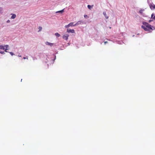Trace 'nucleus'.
<instances>
[{
  "instance_id": "f257e3e1",
  "label": "nucleus",
  "mask_w": 155,
  "mask_h": 155,
  "mask_svg": "<svg viewBox=\"0 0 155 155\" xmlns=\"http://www.w3.org/2000/svg\"><path fill=\"white\" fill-rule=\"evenodd\" d=\"M143 25L141 26V28L144 30L147 31L151 32L153 30L155 29V28L146 22L142 23Z\"/></svg>"
},
{
  "instance_id": "f03ea898",
  "label": "nucleus",
  "mask_w": 155,
  "mask_h": 155,
  "mask_svg": "<svg viewBox=\"0 0 155 155\" xmlns=\"http://www.w3.org/2000/svg\"><path fill=\"white\" fill-rule=\"evenodd\" d=\"M68 37L69 35L68 34H65L63 36V38L64 39L67 40L68 39Z\"/></svg>"
},
{
  "instance_id": "7ed1b4c3",
  "label": "nucleus",
  "mask_w": 155,
  "mask_h": 155,
  "mask_svg": "<svg viewBox=\"0 0 155 155\" xmlns=\"http://www.w3.org/2000/svg\"><path fill=\"white\" fill-rule=\"evenodd\" d=\"M67 32L68 33H74V29H67Z\"/></svg>"
},
{
  "instance_id": "20e7f679",
  "label": "nucleus",
  "mask_w": 155,
  "mask_h": 155,
  "mask_svg": "<svg viewBox=\"0 0 155 155\" xmlns=\"http://www.w3.org/2000/svg\"><path fill=\"white\" fill-rule=\"evenodd\" d=\"M150 8L151 9H155V5L154 4L150 5Z\"/></svg>"
},
{
  "instance_id": "39448f33",
  "label": "nucleus",
  "mask_w": 155,
  "mask_h": 155,
  "mask_svg": "<svg viewBox=\"0 0 155 155\" xmlns=\"http://www.w3.org/2000/svg\"><path fill=\"white\" fill-rule=\"evenodd\" d=\"M83 23V22L81 21H78L76 24H74V25H78L81 24Z\"/></svg>"
},
{
  "instance_id": "423d86ee",
  "label": "nucleus",
  "mask_w": 155,
  "mask_h": 155,
  "mask_svg": "<svg viewBox=\"0 0 155 155\" xmlns=\"http://www.w3.org/2000/svg\"><path fill=\"white\" fill-rule=\"evenodd\" d=\"M46 44L47 45H50L51 46H52L53 45V43H51L48 42H46Z\"/></svg>"
},
{
  "instance_id": "0eeeda50",
  "label": "nucleus",
  "mask_w": 155,
  "mask_h": 155,
  "mask_svg": "<svg viewBox=\"0 0 155 155\" xmlns=\"http://www.w3.org/2000/svg\"><path fill=\"white\" fill-rule=\"evenodd\" d=\"M0 49L4 50L5 49V46L2 45H0Z\"/></svg>"
},
{
  "instance_id": "6e6552de",
  "label": "nucleus",
  "mask_w": 155,
  "mask_h": 155,
  "mask_svg": "<svg viewBox=\"0 0 155 155\" xmlns=\"http://www.w3.org/2000/svg\"><path fill=\"white\" fill-rule=\"evenodd\" d=\"M11 15H12V16L11 17V18L12 19H14L16 17V15L15 14H12Z\"/></svg>"
},
{
  "instance_id": "1a4fd4ad",
  "label": "nucleus",
  "mask_w": 155,
  "mask_h": 155,
  "mask_svg": "<svg viewBox=\"0 0 155 155\" xmlns=\"http://www.w3.org/2000/svg\"><path fill=\"white\" fill-rule=\"evenodd\" d=\"M74 22H71L70 23H69V26H75L76 25H74Z\"/></svg>"
},
{
  "instance_id": "9d476101",
  "label": "nucleus",
  "mask_w": 155,
  "mask_h": 155,
  "mask_svg": "<svg viewBox=\"0 0 155 155\" xmlns=\"http://www.w3.org/2000/svg\"><path fill=\"white\" fill-rule=\"evenodd\" d=\"M103 14L104 15V16H105V18H106V19H108V17L107 16V14H106V12H103Z\"/></svg>"
},
{
  "instance_id": "9b49d317",
  "label": "nucleus",
  "mask_w": 155,
  "mask_h": 155,
  "mask_svg": "<svg viewBox=\"0 0 155 155\" xmlns=\"http://www.w3.org/2000/svg\"><path fill=\"white\" fill-rule=\"evenodd\" d=\"M55 35L58 37H59L60 36V35L58 33H56L55 34Z\"/></svg>"
},
{
  "instance_id": "f8f14e48",
  "label": "nucleus",
  "mask_w": 155,
  "mask_h": 155,
  "mask_svg": "<svg viewBox=\"0 0 155 155\" xmlns=\"http://www.w3.org/2000/svg\"><path fill=\"white\" fill-rule=\"evenodd\" d=\"M151 18H153L155 20V16H154V14L153 13L151 15Z\"/></svg>"
},
{
  "instance_id": "ddd939ff",
  "label": "nucleus",
  "mask_w": 155,
  "mask_h": 155,
  "mask_svg": "<svg viewBox=\"0 0 155 155\" xmlns=\"http://www.w3.org/2000/svg\"><path fill=\"white\" fill-rule=\"evenodd\" d=\"M64 9H62V10L60 11H57L56 12V13H59V12L62 13L63 12H64Z\"/></svg>"
},
{
  "instance_id": "4468645a",
  "label": "nucleus",
  "mask_w": 155,
  "mask_h": 155,
  "mask_svg": "<svg viewBox=\"0 0 155 155\" xmlns=\"http://www.w3.org/2000/svg\"><path fill=\"white\" fill-rule=\"evenodd\" d=\"M92 6H91V5H87V7H88V8L89 9H91V8H92Z\"/></svg>"
},
{
  "instance_id": "2eb2a0df",
  "label": "nucleus",
  "mask_w": 155,
  "mask_h": 155,
  "mask_svg": "<svg viewBox=\"0 0 155 155\" xmlns=\"http://www.w3.org/2000/svg\"><path fill=\"white\" fill-rule=\"evenodd\" d=\"M38 29H39V30L38 31V32H39L42 29V28L41 27H39Z\"/></svg>"
},
{
  "instance_id": "dca6fc26",
  "label": "nucleus",
  "mask_w": 155,
  "mask_h": 155,
  "mask_svg": "<svg viewBox=\"0 0 155 155\" xmlns=\"http://www.w3.org/2000/svg\"><path fill=\"white\" fill-rule=\"evenodd\" d=\"M4 46H5V48H8L9 47V46L8 45H4Z\"/></svg>"
},
{
  "instance_id": "f3484780",
  "label": "nucleus",
  "mask_w": 155,
  "mask_h": 155,
  "mask_svg": "<svg viewBox=\"0 0 155 155\" xmlns=\"http://www.w3.org/2000/svg\"><path fill=\"white\" fill-rule=\"evenodd\" d=\"M143 10L141 9L139 11V12L141 13L142 14L143 12Z\"/></svg>"
},
{
  "instance_id": "a211bd4d",
  "label": "nucleus",
  "mask_w": 155,
  "mask_h": 155,
  "mask_svg": "<svg viewBox=\"0 0 155 155\" xmlns=\"http://www.w3.org/2000/svg\"><path fill=\"white\" fill-rule=\"evenodd\" d=\"M0 53H1L2 54H5V53L4 52L2 51H0Z\"/></svg>"
},
{
  "instance_id": "6ab92c4d",
  "label": "nucleus",
  "mask_w": 155,
  "mask_h": 155,
  "mask_svg": "<svg viewBox=\"0 0 155 155\" xmlns=\"http://www.w3.org/2000/svg\"><path fill=\"white\" fill-rule=\"evenodd\" d=\"M9 53L12 56L14 55V53L12 52H10Z\"/></svg>"
},
{
  "instance_id": "aec40b11",
  "label": "nucleus",
  "mask_w": 155,
  "mask_h": 155,
  "mask_svg": "<svg viewBox=\"0 0 155 155\" xmlns=\"http://www.w3.org/2000/svg\"><path fill=\"white\" fill-rule=\"evenodd\" d=\"M70 26H69V24H68V25H66L65 26V27L66 28H68Z\"/></svg>"
},
{
  "instance_id": "412c9836",
  "label": "nucleus",
  "mask_w": 155,
  "mask_h": 155,
  "mask_svg": "<svg viewBox=\"0 0 155 155\" xmlns=\"http://www.w3.org/2000/svg\"><path fill=\"white\" fill-rule=\"evenodd\" d=\"M8 50V48H5V49L4 50H5V52H7L8 51H7V50Z\"/></svg>"
},
{
  "instance_id": "4be33fe9",
  "label": "nucleus",
  "mask_w": 155,
  "mask_h": 155,
  "mask_svg": "<svg viewBox=\"0 0 155 155\" xmlns=\"http://www.w3.org/2000/svg\"><path fill=\"white\" fill-rule=\"evenodd\" d=\"M2 8H0V13H1V12H2Z\"/></svg>"
},
{
  "instance_id": "5701e85b",
  "label": "nucleus",
  "mask_w": 155,
  "mask_h": 155,
  "mask_svg": "<svg viewBox=\"0 0 155 155\" xmlns=\"http://www.w3.org/2000/svg\"><path fill=\"white\" fill-rule=\"evenodd\" d=\"M84 16L85 18L88 17L87 15H84Z\"/></svg>"
},
{
  "instance_id": "b1692460",
  "label": "nucleus",
  "mask_w": 155,
  "mask_h": 155,
  "mask_svg": "<svg viewBox=\"0 0 155 155\" xmlns=\"http://www.w3.org/2000/svg\"><path fill=\"white\" fill-rule=\"evenodd\" d=\"M23 59H28V58L27 57H24L23 58Z\"/></svg>"
},
{
  "instance_id": "393cba45",
  "label": "nucleus",
  "mask_w": 155,
  "mask_h": 155,
  "mask_svg": "<svg viewBox=\"0 0 155 155\" xmlns=\"http://www.w3.org/2000/svg\"><path fill=\"white\" fill-rule=\"evenodd\" d=\"M10 22V21L9 20H8L7 21V23H9V22Z\"/></svg>"
},
{
  "instance_id": "a878e982",
  "label": "nucleus",
  "mask_w": 155,
  "mask_h": 155,
  "mask_svg": "<svg viewBox=\"0 0 155 155\" xmlns=\"http://www.w3.org/2000/svg\"><path fill=\"white\" fill-rule=\"evenodd\" d=\"M107 42H107V41H105V42H104V44H106V43H107Z\"/></svg>"
},
{
  "instance_id": "bb28decb",
  "label": "nucleus",
  "mask_w": 155,
  "mask_h": 155,
  "mask_svg": "<svg viewBox=\"0 0 155 155\" xmlns=\"http://www.w3.org/2000/svg\"><path fill=\"white\" fill-rule=\"evenodd\" d=\"M18 56L19 57H21V55H19Z\"/></svg>"
}]
</instances>
